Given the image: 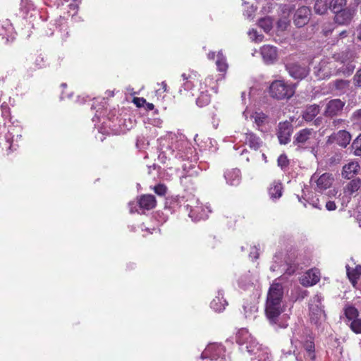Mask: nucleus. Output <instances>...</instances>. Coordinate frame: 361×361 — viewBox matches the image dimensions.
<instances>
[{
  "instance_id": "dca6fc26",
  "label": "nucleus",
  "mask_w": 361,
  "mask_h": 361,
  "mask_svg": "<svg viewBox=\"0 0 361 361\" xmlns=\"http://www.w3.org/2000/svg\"><path fill=\"white\" fill-rule=\"evenodd\" d=\"M311 16V11L307 6H302L299 8L294 16V23L298 27H301L305 25L310 20Z\"/></svg>"
},
{
  "instance_id": "cd10ccee",
  "label": "nucleus",
  "mask_w": 361,
  "mask_h": 361,
  "mask_svg": "<svg viewBox=\"0 0 361 361\" xmlns=\"http://www.w3.org/2000/svg\"><path fill=\"white\" fill-rule=\"evenodd\" d=\"M319 106L317 104H313L307 106L302 113V118L307 121H312L314 117L319 113Z\"/></svg>"
},
{
  "instance_id": "2f4dec72",
  "label": "nucleus",
  "mask_w": 361,
  "mask_h": 361,
  "mask_svg": "<svg viewBox=\"0 0 361 361\" xmlns=\"http://www.w3.org/2000/svg\"><path fill=\"white\" fill-rule=\"evenodd\" d=\"M243 310L245 318L254 319L256 318L258 307L255 303H244Z\"/></svg>"
},
{
  "instance_id": "c85d7f7f",
  "label": "nucleus",
  "mask_w": 361,
  "mask_h": 361,
  "mask_svg": "<svg viewBox=\"0 0 361 361\" xmlns=\"http://www.w3.org/2000/svg\"><path fill=\"white\" fill-rule=\"evenodd\" d=\"M227 302L223 298V294L219 291L218 296L212 300L211 302V307L216 312H221L225 309Z\"/></svg>"
},
{
  "instance_id": "5fc2aeb1",
  "label": "nucleus",
  "mask_w": 361,
  "mask_h": 361,
  "mask_svg": "<svg viewBox=\"0 0 361 361\" xmlns=\"http://www.w3.org/2000/svg\"><path fill=\"white\" fill-rule=\"evenodd\" d=\"M309 204H311L313 207L322 209V204L319 203V199H314L312 198L311 200L309 201Z\"/></svg>"
},
{
  "instance_id": "0e129e2a",
  "label": "nucleus",
  "mask_w": 361,
  "mask_h": 361,
  "mask_svg": "<svg viewBox=\"0 0 361 361\" xmlns=\"http://www.w3.org/2000/svg\"><path fill=\"white\" fill-rule=\"evenodd\" d=\"M357 32V38L361 41V24L358 27Z\"/></svg>"
},
{
  "instance_id": "052dcab7",
  "label": "nucleus",
  "mask_w": 361,
  "mask_h": 361,
  "mask_svg": "<svg viewBox=\"0 0 361 361\" xmlns=\"http://www.w3.org/2000/svg\"><path fill=\"white\" fill-rule=\"evenodd\" d=\"M69 1V0H58L57 1V6L59 7V6H63L66 3H68Z\"/></svg>"
},
{
  "instance_id": "ea45409f",
  "label": "nucleus",
  "mask_w": 361,
  "mask_h": 361,
  "mask_svg": "<svg viewBox=\"0 0 361 361\" xmlns=\"http://www.w3.org/2000/svg\"><path fill=\"white\" fill-rule=\"evenodd\" d=\"M351 147L355 156H361V133L354 140Z\"/></svg>"
},
{
  "instance_id": "58836bf2",
  "label": "nucleus",
  "mask_w": 361,
  "mask_h": 361,
  "mask_svg": "<svg viewBox=\"0 0 361 361\" xmlns=\"http://www.w3.org/2000/svg\"><path fill=\"white\" fill-rule=\"evenodd\" d=\"M352 124L357 128L361 129V109L354 111L350 117Z\"/></svg>"
},
{
  "instance_id": "6e6552de",
  "label": "nucleus",
  "mask_w": 361,
  "mask_h": 361,
  "mask_svg": "<svg viewBox=\"0 0 361 361\" xmlns=\"http://www.w3.org/2000/svg\"><path fill=\"white\" fill-rule=\"evenodd\" d=\"M322 298L319 295H314L310 302V318L311 322L319 325L326 319V314L322 305Z\"/></svg>"
},
{
  "instance_id": "423d86ee",
  "label": "nucleus",
  "mask_w": 361,
  "mask_h": 361,
  "mask_svg": "<svg viewBox=\"0 0 361 361\" xmlns=\"http://www.w3.org/2000/svg\"><path fill=\"white\" fill-rule=\"evenodd\" d=\"M226 350L220 343H209L197 361H225Z\"/></svg>"
},
{
  "instance_id": "2eb2a0df",
  "label": "nucleus",
  "mask_w": 361,
  "mask_h": 361,
  "mask_svg": "<svg viewBox=\"0 0 361 361\" xmlns=\"http://www.w3.org/2000/svg\"><path fill=\"white\" fill-rule=\"evenodd\" d=\"M187 209H188L189 205L188 204ZM211 212V210L208 206H204L202 204L197 205L195 207L190 206V212L189 216L192 219L195 221H199L201 219H205L209 216V214Z\"/></svg>"
},
{
  "instance_id": "f8f14e48",
  "label": "nucleus",
  "mask_w": 361,
  "mask_h": 361,
  "mask_svg": "<svg viewBox=\"0 0 361 361\" xmlns=\"http://www.w3.org/2000/svg\"><path fill=\"white\" fill-rule=\"evenodd\" d=\"M0 36L5 39V44L11 43L16 39V32L9 20L0 23Z\"/></svg>"
},
{
  "instance_id": "c9c22d12",
  "label": "nucleus",
  "mask_w": 361,
  "mask_h": 361,
  "mask_svg": "<svg viewBox=\"0 0 361 361\" xmlns=\"http://www.w3.org/2000/svg\"><path fill=\"white\" fill-rule=\"evenodd\" d=\"M345 0H329V9L334 13L343 9L345 5Z\"/></svg>"
},
{
  "instance_id": "3c124183",
  "label": "nucleus",
  "mask_w": 361,
  "mask_h": 361,
  "mask_svg": "<svg viewBox=\"0 0 361 361\" xmlns=\"http://www.w3.org/2000/svg\"><path fill=\"white\" fill-rule=\"evenodd\" d=\"M35 63L37 68H43L44 66H46V59L43 56L39 55L36 57Z\"/></svg>"
},
{
  "instance_id": "1a4fd4ad",
  "label": "nucleus",
  "mask_w": 361,
  "mask_h": 361,
  "mask_svg": "<svg viewBox=\"0 0 361 361\" xmlns=\"http://www.w3.org/2000/svg\"><path fill=\"white\" fill-rule=\"evenodd\" d=\"M334 180V178L332 174L329 173H324L321 176L314 173L311 178V185L316 191L322 192L329 188Z\"/></svg>"
},
{
  "instance_id": "a18cd8bd",
  "label": "nucleus",
  "mask_w": 361,
  "mask_h": 361,
  "mask_svg": "<svg viewBox=\"0 0 361 361\" xmlns=\"http://www.w3.org/2000/svg\"><path fill=\"white\" fill-rule=\"evenodd\" d=\"M277 162L278 166L281 167L282 170H285L289 164V160L285 154H281L278 158Z\"/></svg>"
},
{
  "instance_id": "774afa93",
  "label": "nucleus",
  "mask_w": 361,
  "mask_h": 361,
  "mask_svg": "<svg viewBox=\"0 0 361 361\" xmlns=\"http://www.w3.org/2000/svg\"><path fill=\"white\" fill-rule=\"evenodd\" d=\"M68 6L70 7L71 9H73V10H75L78 8V6L75 4H70L68 5Z\"/></svg>"
},
{
  "instance_id": "4be33fe9",
  "label": "nucleus",
  "mask_w": 361,
  "mask_h": 361,
  "mask_svg": "<svg viewBox=\"0 0 361 361\" xmlns=\"http://www.w3.org/2000/svg\"><path fill=\"white\" fill-rule=\"evenodd\" d=\"M360 170V165L357 161H350L343 167L342 176L347 179L353 178L357 174Z\"/></svg>"
},
{
  "instance_id": "338daca9",
  "label": "nucleus",
  "mask_w": 361,
  "mask_h": 361,
  "mask_svg": "<svg viewBox=\"0 0 361 361\" xmlns=\"http://www.w3.org/2000/svg\"><path fill=\"white\" fill-rule=\"evenodd\" d=\"M161 86H162V88L164 90V92H167V85L166 83V82L163 81L161 83Z\"/></svg>"
},
{
  "instance_id": "09e8293b",
  "label": "nucleus",
  "mask_w": 361,
  "mask_h": 361,
  "mask_svg": "<svg viewBox=\"0 0 361 361\" xmlns=\"http://www.w3.org/2000/svg\"><path fill=\"white\" fill-rule=\"evenodd\" d=\"M166 187L163 184H159L154 188V192L159 196H163L166 192Z\"/></svg>"
},
{
  "instance_id": "a878e982",
  "label": "nucleus",
  "mask_w": 361,
  "mask_h": 361,
  "mask_svg": "<svg viewBox=\"0 0 361 361\" xmlns=\"http://www.w3.org/2000/svg\"><path fill=\"white\" fill-rule=\"evenodd\" d=\"M156 203V199L152 195H144L140 198L138 202L140 208L147 210L155 207Z\"/></svg>"
},
{
  "instance_id": "79ce46f5",
  "label": "nucleus",
  "mask_w": 361,
  "mask_h": 361,
  "mask_svg": "<svg viewBox=\"0 0 361 361\" xmlns=\"http://www.w3.org/2000/svg\"><path fill=\"white\" fill-rule=\"evenodd\" d=\"M259 25L264 30V32H268L272 27L271 20L269 18H262L259 21Z\"/></svg>"
},
{
  "instance_id": "603ef678",
  "label": "nucleus",
  "mask_w": 361,
  "mask_h": 361,
  "mask_svg": "<svg viewBox=\"0 0 361 361\" xmlns=\"http://www.w3.org/2000/svg\"><path fill=\"white\" fill-rule=\"evenodd\" d=\"M353 82H354L355 86L358 87H361V68L357 70V71L355 74V75L353 77Z\"/></svg>"
},
{
  "instance_id": "680f3d73",
  "label": "nucleus",
  "mask_w": 361,
  "mask_h": 361,
  "mask_svg": "<svg viewBox=\"0 0 361 361\" xmlns=\"http://www.w3.org/2000/svg\"><path fill=\"white\" fill-rule=\"evenodd\" d=\"M136 203H134V202H130L129 203V208H130V212L131 213L134 212V210H133V208L136 207Z\"/></svg>"
},
{
  "instance_id": "393cba45",
  "label": "nucleus",
  "mask_w": 361,
  "mask_h": 361,
  "mask_svg": "<svg viewBox=\"0 0 361 361\" xmlns=\"http://www.w3.org/2000/svg\"><path fill=\"white\" fill-rule=\"evenodd\" d=\"M224 178L227 182L231 185H238L241 179L240 171L238 169H232L230 170H227L224 173Z\"/></svg>"
},
{
  "instance_id": "9b49d317",
  "label": "nucleus",
  "mask_w": 361,
  "mask_h": 361,
  "mask_svg": "<svg viewBox=\"0 0 361 361\" xmlns=\"http://www.w3.org/2000/svg\"><path fill=\"white\" fill-rule=\"evenodd\" d=\"M292 133L293 125L290 122L288 121L280 122L278 125L276 133L280 144H288L290 141Z\"/></svg>"
},
{
  "instance_id": "7c9ffc66",
  "label": "nucleus",
  "mask_w": 361,
  "mask_h": 361,
  "mask_svg": "<svg viewBox=\"0 0 361 361\" xmlns=\"http://www.w3.org/2000/svg\"><path fill=\"white\" fill-rule=\"evenodd\" d=\"M282 185L279 182L274 181L269 188V194L273 200H276L282 195Z\"/></svg>"
},
{
  "instance_id": "e433bc0d",
  "label": "nucleus",
  "mask_w": 361,
  "mask_h": 361,
  "mask_svg": "<svg viewBox=\"0 0 361 361\" xmlns=\"http://www.w3.org/2000/svg\"><path fill=\"white\" fill-rule=\"evenodd\" d=\"M345 314L348 321L351 322L357 319L359 312L355 307L353 306H348L345 308Z\"/></svg>"
},
{
  "instance_id": "0eeeda50",
  "label": "nucleus",
  "mask_w": 361,
  "mask_h": 361,
  "mask_svg": "<svg viewBox=\"0 0 361 361\" xmlns=\"http://www.w3.org/2000/svg\"><path fill=\"white\" fill-rule=\"evenodd\" d=\"M271 97L277 99H288L294 94V87L283 80H275L269 87Z\"/></svg>"
},
{
  "instance_id": "a19ab883",
  "label": "nucleus",
  "mask_w": 361,
  "mask_h": 361,
  "mask_svg": "<svg viewBox=\"0 0 361 361\" xmlns=\"http://www.w3.org/2000/svg\"><path fill=\"white\" fill-rule=\"evenodd\" d=\"M293 292H294L295 294V295L293 296V299L295 301L303 300L308 295V292L306 290L300 288H295Z\"/></svg>"
},
{
  "instance_id": "f257e3e1",
  "label": "nucleus",
  "mask_w": 361,
  "mask_h": 361,
  "mask_svg": "<svg viewBox=\"0 0 361 361\" xmlns=\"http://www.w3.org/2000/svg\"><path fill=\"white\" fill-rule=\"evenodd\" d=\"M356 58V53L352 50L336 54L333 56L331 61H329V59H322L314 66V73L319 80L328 78L331 75L349 76L355 68Z\"/></svg>"
},
{
  "instance_id": "f3484780",
  "label": "nucleus",
  "mask_w": 361,
  "mask_h": 361,
  "mask_svg": "<svg viewBox=\"0 0 361 361\" xmlns=\"http://www.w3.org/2000/svg\"><path fill=\"white\" fill-rule=\"evenodd\" d=\"M260 53L264 62L267 64H273L277 61L278 52L274 46L264 45L260 49Z\"/></svg>"
},
{
  "instance_id": "bb28decb",
  "label": "nucleus",
  "mask_w": 361,
  "mask_h": 361,
  "mask_svg": "<svg viewBox=\"0 0 361 361\" xmlns=\"http://www.w3.org/2000/svg\"><path fill=\"white\" fill-rule=\"evenodd\" d=\"M252 361H271V355L267 347L259 345V350H256L251 357Z\"/></svg>"
},
{
  "instance_id": "f704fd0d",
  "label": "nucleus",
  "mask_w": 361,
  "mask_h": 361,
  "mask_svg": "<svg viewBox=\"0 0 361 361\" xmlns=\"http://www.w3.org/2000/svg\"><path fill=\"white\" fill-rule=\"evenodd\" d=\"M181 78L183 80L182 87L184 90H192L194 86V78L191 75H187L186 73H183Z\"/></svg>"
},
{
  "instance_id": "39448f33",
  "label": "nucleus",
  "mask_w": 361,
  "mask_h": 361,
  "mask_svg": "<svg viewBox=\"0 0 361 361\" xmlns=\"http://www.w3.org/2000/svg\"><path fill=\"white\" fill-rule=\"evenodd\" d=\"M236 343L239 345V349L243 354H247L252 357L256 350H259V345L255 338L246 329H240L236 334Z\"/></svg>"
},
{
  "instance_id": "20e7f679",
  "label": "nucleus",
  "mask_w": 361,
  "mask_h": 361,
  "mask_svg": "<svg viewBox=\"0 0 361 361\" xmlns=\"http://www.w3.org/2000/svg\"><path fill=\"white\" fill-rule=\"evenodd\" d=\"M317 132L312 128H303L297 132L293 140V145L298 151L310 150L315 157L317 153Z\"/></svg>"
},
{
  "instance_id": "5701e85b",
  "label": "nucleus",
  "mask_w": 361,
  "mask_h": 361,
  "mask_svg": "<svg viewBox=\"0 0 361 361\" xmlns=\"http://www.w3.org/2000/svg\"><path fill=\"white\" fill-rule=\"evenodd\" d=\"M304 357L307 361H313L315 358V348L311 336L307 338L303 343Z\"/></svg>"
},
{
  "instance_id": "4468645a",
  "label": "nucleus",
  "mask_w": 361,
  "mask_h": 361,
  "mask_svg": "<svg viewBox=\"0 0 361 361\" xmlns=\"http://www.w3.org/2000/svg\"><path fill=\"white\" fill-rule=\"evenodd\" d=\"M286 70L292 78L298 80L305 78L309 73V68L307 66L295 63L287 64Z\"/></svg>"
},
{
  "instance_id": "13d9d810",
  "label": "nucleus",
  "mask_w": 361,
  "mask_h": 361,
  "mask_svg": "<svg viewBox=\"0 0 361 361\" xmlns=\"http://www.w3.org/2000/svg\"><path fill=\"white\" fill-rule=\"evenodd\" d=\"M133 101L137 106H141L144 103L146 102V100L143 98H134Z\"/></svg>"
},
{
  "instance_id": "aec40b11",
  "label": "nucleus",
  "mask_w": 361,
  "mask_h": 361,
  "mask_svg": "<svg viewBox=\"0 0 361 361\" xmlns=\"http://www.w3.org/2000/svg\"><path fill=\"white\" fill-rule=\"evenodd\" d=\"M360 187L361 180L360 178L351 180L343 188V198H345L347 201L349 202L354 193H355Z\"/></svg>"
},
{
  "instance_id": "37998d69",
  "label": "nucleus",
  "mask_w": 361,
  "mask_h": 361,
  "mask_svg": "<svg viewBox=\"0 0 361 361\" xmlns=\"http://www.w3.org/2000/svg\"><path fill=\"white\" fill-rule=\"evenodd\" d=\"M210 102V97L208 94L204 93L203 92H201L200 96H199L196 100L197 104L200 106H203L208 104Z\"/></svg>"
},
{
  "instance_id": "bf43d9fd",
  "label": "nucleus",
  "mask_w": 361,
  "mask_h": 361,
  "mask_svg": "<svg viewBox=\"0 0 361 361\" xmlns=\"http://www.w3.org/2000/svg\"><path fill=\"white\" fill-rule=\"evenodd\" d=\"M239 284H240V286H241L242 287H243V288H247V286H248L250 284H252V283L251 282V281H250V280H249V281H248L247 283H243V279H240L239 280Z\"/></svg>"
},
{
  "instance_id": "a211bd4d",
  "label": "nucleus",
  "mask_w": 361,
  "mask_h": 361,
  "mask_svg": "<svg viewBox=\"0 0 361 361\" xmlns=\"http://www.w3.org/2000/svg\"><path fill=\"white\" fill-rule=\"evenodd\" d=\"M319 271L317 269L308 270L300 279V282L303 286H312L319 281Z\"/></svg>"
},
{
  "instance_id": "412c9836",
  "label": "nucleus",
  "mask_w": 361,
  "mask_h": 361,
  "mask_svg": "<svg viewBox=\"0 0 361 361\" xmlns=\"http://www.w3.org/2000/svg\"><path fill=\"white\" fill-rule=\"evenodd\" d=\"M335 13V21L340 25H347L350 23L353 16L354 11L350 9H341Z\"/></svg>"
},
{
  "instance_id": "b1692460",
  "label": "nucleus",
  "mask_w": 361,
  "mask_h": 361,
  "mask_svg": "<svg viewBox=\"0 0 361 361\" xmlns=\"http://www.w3.org/2000/svg\"><path fill=\"white\" fill-rule=\"evenodd\" d=\"M332 139L341 147H345L350 142V134L345 130H341L336 133L331 135Z\"/></svg>"
},
{
  "instance_id": "6e6d98bb",
  "label": "nucleus",
  "mask_w": 361,
  "mask_h": 361,
  "mask_svg": "<svg viewBox=\"0 0 361 361\" xmlns=\"http://www.w3.org/2000/svg\"><path fill=\"white\" fill-rule=\"evenodd\" d=\"M326 209L328 211H334L336 209V203L334 201H328L326 203Z\"/></svg>"
},
{
  "instance_id": "49530a36",
  "label": "nucleus",
  "mask_w": 361,
  "mask_h": 361,
  "mask_svg": "<svg viewBox=\"0 0 361 361\" xmlns=\"http://www.w3.org/2000/svg\"><path fill=\"white\" fill-rule=\"evenodd\" d=\"M248 35L250 38L255 42H262L264 36L262 35L258 34L257 31L255 29H252L248 32Z\"/></svg>"
},
{
  "instance_id": "4c0bfd02",
  "label": "nucleus",
  "mask_w": 361,
  "mask_h": 361,
  "mask_svg": "<svg viewBox=\"0 0 361 361\" xmlns=\"http://www.w3.org/2000/svg\"><path fill=\"white\" fill-rule=\"evenodd\" d=\"M296 270V264H293L288 265V268L286 269L284 274L279 277L275 282H279L281 284L286 280H287L288 276L293 274Z\"/></svg>"
},
{
  "instance_id": "4d7b16f0",
  "label": "nucleus",
  "mask_w": 361,
  "mask_h": 361,
  "mask_svg": "<svg viewBox=\"0 0 361 361\" xmlns=\"http://www.w3.org/2000/svg\"><path fill=\"white\" fill-rule=\"evenodd\" d=\"M345 122L343 119H335L332 121V126L334 128H339Z\"/></svg>"
},
{
  "instance_id": "6ab92c4d",
  "label": "nucleus",
  "mask_w": 361,
  "mask_h": 361,
  "mask_svg": "<svg viewBox=\"0 0 361 361\" xmlns=\"http://www.w3.org/2000/svg\"><path fill=\"white\" fill-rule=\"evenodd\" d=\"M329 85L331 90L335 92L336 94L341 95L346 93L350 90V81L338 79L332 81Z\"/></svg>"
},
{
  "instance_id": "de8ad7c7",
  "label": "nucleus",
  "mask_w": 361,
  "mask_h": 361,
  "mask_svg": "<svg viewBox=\"0 0 361 361\" xmlns=\"http://www.w3.org/2000/svg\"><path fill=\"white\" fill-rule=\"evenodd\" d=\"M255 123L260 126L267 119V116L263 113H256L253 116Z\"/></svg>"
},
{
  "instance_id": "e2e57ef3",
  "label": "nucleus",
  "mask_w": 361,
  "mask_h": 361,
  "mask_svg": "<svg viewBox=\"0 0 361 361\" xmlns=\"http://www.w3.org/2000/svg\"><path fill=\"white\" fill-rule=\"evenodd\" d=\"M207 57L210 60H213L215 58V53L214 52H209L208 54H207Z\"/></svg>"
},
{
  "instance_id": "f03ea898",
  "label": "nucleus",
  "mask_w": 361,
  "mask_h": 361,
  "mask_svg": "<svg viewBox=\"0 0 361 361\" xmlns=\"http://www.w3.org/2000/svg\"><path fill=\"white\" fill-rule=\"evenodd\" d=\"M283 288L279 282H274L268 291L265 313L271 323H276L279 317L283 311Z\"/></svg>"
},
{
  "instance_id": "ddd939ff",
  "label": "nucleus",
  "mask_w": 361,
  "mask_h": 361,
  "mask_svg": "<svg viewBox=\"0 0 361 361\" xmlns=\"http://www.w3.org/2000/svg\"><path fill=\"white\" fill-rule=\"evenodd\" d=\"M345 104V102L340 99H331L326 104L324 115L326 117L338 116L342 112Z\"/></svg>"
},
{
  "instance_id": "473e14b6",
  "label": "nucleus",
  "mask_w": 361,
  "mask_h": 361,
  "mask_svg": "<svg viewBox=\"0 0 361 361\" xmlns=\"http://www.w3.org/2000/svg\"><path fill=\"white\" fill-rule=\"evenodd\" d=\"M216 56L217 60L216 61V65L217 67V70L220 72L225 73L228 68V64L226 63V57L223 55L221 51L218 52Z\"/></svg>"
},
{
  "instance_id": "c756f323",
  "label": "nucleus",
  "mask_w": 361,
  "mask_h": 361,
  "mask_svg": "<svg viewBox=\"0 0 361 361\" xmlns=\"http://www.w3.org/2000/svg\"><path fill=\"white\" fill-rule=\"evenodd\" d=\"M347 276L355 287L357 283V279L361 276V265H357L355 269H350L349 265H346Z\"/></svg>"
},
{
  "instance_id": "69168bd1",
  "label": "nucleus",
  "mask_w": 361,
  "mask_h": 361,
  "mask_svg": "<svg viewBox=\"0 0 361 361\" xmlns=\"http://www.w3.org/2000/svg\"><path fill=\"white\" fill-rule=\"evenodd\" d=\"M154 106L153 104H152V103H147V109L148 110H152V109H154Z\"/></svg>"
},
{
  "instance_id": "8fccbe9b",
  "label": "nucleus",
  "mask_w": 361,
  "mask_h": 361,
  "mask_svg": "<svg viewBox=\"0 0 361 361\" xmlns=\"http://www.w3.org/2000/svg\"><path fill=\"white\" fill-rule=\"evenodd\" d=\"M290 20L288 18L284 17L281 18L278 21V27L281 30H284L287 28L288 25H289Z\"/></svg>"
},
{
  "instance_id": "7ed1b4c3",
  "label": "nucleus",
  "mask_w": 361,
  "mask_h": 361,
  "mask_svg": "<svg viewBox=\"0 0 361 361\" xmlns=\"http://www.w3.org/2000/svg\"><path fill=\"white\" fill-rule=\"evenodd\" d=\"M171 143L169 149L174 158L180 160L192 159L195 149L182 134L171 135Z\"/></svg>"
},
{
  "instance_id": "72a5a7b5",
  "label": "nucleus",
  "mask_w": 361,
  "mask_h": 361,
  "mask_svg": "<svg viewBox=\"0 0 361 361\" xmlns=\"http://www.w3.org/2000/svg\"><path fill=\"white\" fill-rule=\"evenodd\" d=\"M328 9H329V0H317L314 4V11L317 14L323 15Z\"/></svg>"
},
{
  "instance_id": "c03bdc74",
  "label": "nucleus",
  "mask_w": 361,
  "mask_h": 361,
  "mask_svg": "<svg viewBox=\"0 0 361 361\" xmlns=\"http://www.w3.org/2000/svg\"><path fill=\"white\" fill-rule=\"evenodd\" d=\"M350 329L355 334H361V319H356L349 324Z\"/></svg>"
},
{
  "instance_id": "9d476101",
  "label": "nucleus",
  "mask_w": 361,
  "mask_h": 361,
  "mask_svg": "<svg viewBox=\"0 0 361 361\" xmlns=\"http://www.w3.org/2000/svg\"><path fill=\"white\" fill-rule=\"evenodd\" d=\"M236 139H238L240 142L248 145L250 149L255 151L258 150L263 144L261 138L249 130L240 133Z\"/></svg>"
},
{
  "instance_id": "864d4df0",
  "label": "nucleus",
  "mask_w": 361,
  "mask_h": 361,
  "mask_svg": "<svg viewBox=\"0 0 361 361\" xmlns=\"http://www.w3.org/2000/svg\"><path fill=\"white\" fill-rule=\"evenodd\" d=\"M259 248L257 246H253L250 248L249 257L252 259H257L259 257Z\"/></svg>"
}]
</instances>
